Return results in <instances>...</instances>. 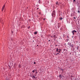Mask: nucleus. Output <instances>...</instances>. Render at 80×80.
<instances>
[{
    "label": "nucleus",
    "instance_id": "obj_1",
    "mask_svg": "<svg viewBox=\"0 0 80 80\" xmlns=\"http://www.w3.org/2000/svg\"><path fill=\"white\" fill-rule=\"evenodd\" d=\"M52 15V17H55V12L54 11H53Z\"/></svg>",
    "mask_w": 80,
    "mask_h": 80
},
{
    "label": "nucleus",
    "instance_id": "obj_2",
    "mask_svg": "<svg viewBox=\"0 0 80 80\" xmlns=\"http://www.w3.org/2000/svg\"><path fill=\"white\" fill-rule=\"evenodd\" d=\"M74 32H75V33H77V31H76L75 30H74L73 31H72V33L73 34V35H74L75 34Z\"/></svg>",
    "mask_w": 80,
    "mask_h": 80
},
{
    "label": "nucleus",
    "instance_id": "obj_3",
    "mask_svg": "<svg viewBox=\"0 0 80 80\" xmlns=\"http://www.w3.org/2000/svg\"><path fill=\"white\" fill-rule=\"evenodd\" d=\"M56 5L57 7H58V6H59V3H58V2H56Z\"/></svg>",
    "mask_w": 80,
    "mask_h": 80
},
{
    "label": "nucleus",
    "instance_id": "obj_4",
    "mask_svg": "<svg viewBox=\"0 0 80 80\" xmlns=\"http://www.w3.org/2000/svg\"><path fill=\"white\" fill-rule=\"evenodd\" d=\"M5 5H4L2 7V12H3V10H4V8H5Z\"/></svg>",
    "mask_w": 80,
    "mask_h": 80
},
{
    "label": "nucleus",
    "instance_id": "obj_5",
    "mask_svg": "<svg viewBox=\"0 0 80 80\" xmlns=\"http://www.w3.org/2000/svg\"><path fill=\"white\" fill-rule=\"evenodd\" d=\"M58 28H60V23L58 24Z\"/></svg>",
    "mask_w": 80,
    "mask_h": 80
},
{
    "label": "nucleus",
    "instance_id": "obj_6",
    "mask_svg": "<svg viewBox=\"0 0 80 80\" xmlns=\"http://www.w3.org/2000/svg\"><path fill=\"white\" fill-rule=\"evenodd\" d=\"M38 3H42V2H41V1H40V0H39L38 1Z\"/></svg>",
    "mask_w": 80,
    "mask_h": 80
},
{
    "label": "nucleus",
    "instance_id": "obj_7",
    "mask_svg": "<svg viewBox=\"0 0 80 80\" xmlns=\"http://www.w3.org/2000/svg\"><path fill=\"white\" fill-rule=\"evenodd\" d=\"M35 72V70H34L32 71V72H33V73H34V72Z\"/></svg>",
    "mask_w": 80,
    "mask_h": 80
},
{
    "label": "nucleus",
    "instance_id": "obj_8",
    "mask_svg": "<svg viewBox=\"0 0 80 80\" xmlns=\"http://www.w3.org/2000/svg\"><path fill=\"white\" fill-rule=\"evenodd\" d=\"M18 67H19V68H20L21 67V65H19Z\"/></svg>",
    "mask_w": 80,
    "mask_h": 80
},
{
    "label": "nucleus",
    "instance_id": "obj_9",
    "mask_svg": "<svg viewBox=\"0 0 80 80\" xmlns=\"http://www.w3.org/2000/svg\"><path fill=\"white\" fill-rule=\"evenodd\" d=\"M58 48H57L56 50V52H58Z\"/></svg>",
    "mask_w": 80,
    "mask_h": 80
},
{
    "label": "nucleus",
    "instance_id": "obj_10",
    "mask_svg": "<svg viewBox=\"0 0 80 80\" xmlns=\"http://www.w3.org/2000/svg\"><path fill=\"white\" fill-rule=\"evenodd\" d=\"M34 34H37V32H35V33H34Z\"/></svg>",
    "mask_w": 80,
    "mask_h": 80
},
{
    "label": "nucleus",
    "instance_id": "obj_11",
    "mask_svg": "<svg viewBox=\"0 0 80 80\" xmlns=\"http://www.w3.org/2000/svg\"><path fill=\"white\" fill-rule=\"evenodd\" d=\"M59 77L60 78H62V75H60L59 76Z\"/></svg>",
    "mask_w": 80,
    "mask_h": 80
},
{
    "label": "nucleus",
    "instance_id": "obj_12",
    "mask_svg": "<svg viewBox=\"0 0 80 80\" xmlns=\"http://www.w3.org/2000/svg\"><path fill=\"white\" fill-rule=\"evenodd\" d=\"M60 20H62V19H63V18H60Z\"/></svg>",
    "mask_w": 80,
    "mask_h": 80
},
{
    "label": "nucleus",
    "instance_id": "obj_13",
    "mask_svg": "<svg viewBox=\"0 0 80 80\" xmlns=\"http://www.w3.org/2000/svg\"><path fill=\"white\" fill-rule=\"evenodd\" d=\"M32 78H35V77L34 75H33V77H32Z\"/></svg>",
    "mask_w": 80,
    "mask_h": 80
},
{
    "label": "nucleus",
    "instance_id": "obj_14",
    "mask_svg": "<svg viewBox=\"0 0 80 80\" xmlns=\"http://www.w3.org/2000/svg\"><path fill=\"white\" fill-rule=\"evenodd\" d=\"M75 0H73V2L74 3H75Z\"/></svg>",
    "mask_w": 80,
    "mask_h": 80
},
{
    "label": "nucleus",
    "instance_id": "obj_15",
    "mask_svg": "<svg viewBox=\"0 0 80 80\" xmlns=\"http://www.w3.org/2000/svg\"><path fill=\"white\" fill-rule=\"evenodd\" d=\"M74 18L75 20V19H76V18L75 17H74Z\"/></svg>",
    "mask_w": 80,
    "mask_h": 80
},
{
    "label": "nucleus",
    "instance_id": "obj_16",
    "mask_svg": "<svg viewBox=\"0 0 80 80\" xmlns=\"http://www.w3.org/2000/svg\"><path fill=\"white\" fill-rule=\"evenodd\" d=\"M58 54H59V53H58L56 54V55H58Z\"/></svg>",
    "mask_w": 80,
    "mask_h": 80
},
{
    "label": "nucleus",
    "instance_id": "obj_17",
    "mask_svg": "<svg viewBox=\"0 0 80 80\" xmlns=\"http://www.w3.org/2000/svg\"><path fill=\"white\" fill-rule=\"evenodd\" d=\"M34 64H36V62H34Z\"/></svg>",
    "mask_w": 80,
    "mask_h": 80
},
{
    "label": "nucleus",
    "instance_id": "obj_18",
    "mask_svg": "<svg viewBox=\"0 0 80 80\" xmlns=\"http://www.w3.org/2000/svg\"><path fill=\"white\" fill-rule=\"evenodd\" d=\"M59 51H61L62 50L60 49H59Z\"/></svg>",
    "mask_w": 80,
    "mask_h": 80
},
{
    "label": "nucleus",
    "instance_id": "obj_19",
    "mask_svg": "<svg viewBox=\"0 0 80 80\" xmlns=\"http://www.w3.org/2000/svg\"><path fill=\"white\" fill-rule=\"evenodd\" d=\"M78 13H80V11H78Z\"/></svg>",
    "mask_w": 80,
    "mask_h": 80
},
{
    "label": "nucleus",
    "instance_id": "obj_20",
    "mask_svg": "<svg viewBox=\"0 0 80 80\" xmlns=\"http://www.w3.org/2000/svg\"><path fill=\"white\" fill-rule=\"evenodd\" d=\"M58 52L59 53H60V51H58Z\"/></svg>",
    "mask_w": 80,
    "mask_h": 80
},
{
    "label": "nucleus",
    "instance_id": "obj_21",
    "mask_svg": "<svg viewBox=\"0 0 80 80\" xmlns=\"http://www.w3.org/2000/svg\"><path fill=\"white\" fill-rule=\"evenodd\" d=\"M55 47H57V45H56Z\"/></svg>",
    "mask_w": 80,
    "mask_h": 80
},
{
    "label": "nucleus",
    "instance_id": "obj_22",
    "mask_svg": "<svg viewBox=\"0 0 80 80\" xmlns=\"http://www.w3.org/2000/svg\"><path fill=\"white\" fill-rule=\"evenodd\" d=\"M48 42H50V40H48Z\"/></svg>",
    "mask_w": 80,
    "mask_h": 80
},
{
    "label": "nucleus",
    "instance_id": "obj_23",
    "mask_svg": "<svg viewBox=\"0 0 80 80\" xmlns=\"http://www.w3.org/2000/svg\"><path fill=\"white\" fill-rule=\"evenodd\" d=\"M36 73H37V72H36Z\"/></svg>",
    "mask_w": 80,
    "mask_h": 80
},
{
    "label": "nucleus",
    "instance_id": "obj_24",
    "mask_svg": "<svg viewBox=\"0 0 80 80\" xmlns=\"http://www.w3.org/2000/svg\"><path fill=\"white\" fill-rule=\"evenodd\" d=\"M45 20V18H44V19H43V20Z\"/></svg>",
    "mask_w": 80,
    "mask_h": 80
},
{
    "label": "nucleus",
    "instance_id": "obj_25",
    "mask_svg": "<svg viewBox=\"0 0 80 80\" xmlns=\"http://www.w3.org/2000/svg\"><path fill=\"white\" fill-rule=\"evenodd\" d=\"M37 46H38V45H37Z\"/></svg>",
    "mask_w": 80,
    "mask_h": 80
},
{
    "label": "nucleus",
    "instance_id": "obj_26",
    "mask_svg": "<svg viewBox=\"0 0 80 80\" xmlns=\"http://www.w3.org/2000/svg\"><path fill=\"white\" fill-rule=\"evenodd\" d=\"M39 14H40V13H39Z\"/></svg>",
    "mask_w": 80,
    "mask_h": 80
},
{
    "label": "nucleus",
    "instance_id": "obj_27",
    "mask_svg": "<svg viewBox=\"0 0 80 80\" xmlns=\"http://www.w3.org/2000/svg\"><path fill=\"white\" fill-rule=\"evenodd\" d=\"M37 9H38V8Z\"/></svg>",
    "mask_w": 80,
    "mask_h": 80
}]
</instances>
